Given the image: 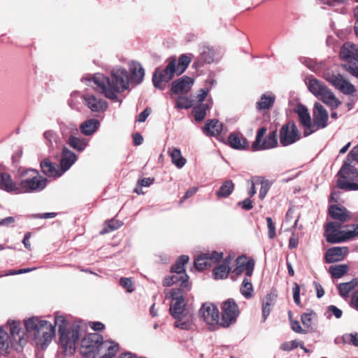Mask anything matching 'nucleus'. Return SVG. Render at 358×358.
I'll return each instance as SVG.
<instances>
[{
  "label": "nucleus",
  "mask_w": 358,
  "mask_h": 358,
  "mask_svg": "<svg viewBox=\"0 0 358 358\" xmlns=\"http://www.w3.org/2000/svg\"><path fill=\"white\" fill-rule=\"evenodd\" d=\"M276 299V295L273 293L268 294L262 303V317L263 321L265 322L269 315L271 307L274 305Z\"/></svg>",
  "instance_id": "38"
},
{
  "label": "nucleus",
  "mask_w": 358,
  "mask_h": 358,
  "mask_svg": "<svg viewBox=\"0 0 358 358\" xmlns=\"http://www.w3.org/2000/svg\"><path fill=\"white\" fill-rule=\"evenodd\" d=\"M119 351V345L115 341H102L98 348L96 358H113Z\"/></svg>",
  "instance_id": "21"
},
{
  "label": "nucleus",
  "mask_w": 358,
  "mask_h": 358,
  "mask_svg": "<svg viewBox=\"0 0 358 358\" xmlns=\"http://www.w3.org/2000/svg\"><path fill=\"white\" fill-rule=\"evenodd\" d=\"M275 96L272 93L264 94L262 95L259 101L257 103L258 110H266L271 108L274 103Z\"/></svg>",
  "instance_id": "39"
},
{
  "label": "nucleus",
  "mask_w": 358,
  "mask_h": 358,
  "mask_svg": "<svg viewBox=\"0 0 358 358\" xmlns=\"http://www.w3.org/2000/svg\"><path fill=\"white\" fill-rule=\"evenodd\" d=\"M358 280L356 278L352 279L351 281L344 283H340L338 285V289L340 295L342 297H346L349 294L357 287Z\"/></svg>",
  "instance_id": "44"
},
{
  "label": "nucleus",
  "mask_w": 358,
  "mask_h": 358,
  "mask_svg": "<svg viewBox=\"0 0 358 358\" xmlns=\"http://www.w3.org/2000/svg\"><path fill=\"white\" fill-rule=\"evenodd\" d=\"M43 138L50 151L58 148L61 145V139L58 134L54 130L45 131L43 133Z\"/></svg>",
  "instance_id": "32"
},
{
  "label": "nucleus",
  "mask_w": 358,
  "mask_h": 358,
  "mask_svg": "<svg viewBox=\"0 0 358 358\" xmlns=\"http://www.w3.org/2000/svg\"><path fill=\"white\" fill-rule=\"evenodd\" d=\"M199 317L211 330L217 329L220 327L219 310L216 306L210 302L202 304L199 310Z\"/></svg>",
  "instance_id": "9"
},
{
  "label": "nucleus",
  "mask_w": 358,
  "mask_h": 358,
  "mask_svg": "<svg viewBox=\"0 0 358 358\" xmlns=\"http://www.w3.org/2000/svg\"><path fill=\"white\" fill-rule=\"evenodd\" d=\"M102 340V336L97 333L88 334L81 341V354L86 357L96 358L98 348Z\"/></svg>",
  "instance_id": "12"
},
{
  "label": "nucleus",
  "mask_w": 358,
  "mask_h": 358,
  "mask_svg": "<svg viewBox=\"0 0 358 358\" xmlns=\"http://www.w3.org/2000/svg\"><path fill=\"white\" fill-rule=\"evenodd\" d=\"M344 231L341 230V224L338 222H331L325 227V236L327 241L331 243H338L345 241L343 238Z\"/></svg>",
  "instance_id": "18"
},
{
  "label": "nucleus",
  "mask_w": 358,
  "mask_h": 358,
  "mask_svg": "<svg viewBox=\"0 0 358 358\" xmlns=\"http://www.w3.org/2000/svg\"><path fill=\"white\" fill-rule=\"evenodd\" d=\"M120 285L127 289V292L131 293L134 291L133 283L131 278H121L120 279Z\"/></svg>",
  "instance_id": "55"
},
{
  "label": "nucleus",
  "mask_w": 358,
  "mask_h": 358,
  "mask_svg": "<svg viewBox=\"0 0 358 358\" xmlns=\"http://www.w3.org/2000/svg\"><path fill=\"white\" fill-rule=\"evenodd\" d=\"M348 253L347 247H334L329 249L325 253V261L327 263H333L343 259Z\"/></svg>",
  "instance_id": "28"
},
{
  "label": "nucleus",
  "mask_w": 358,
  "mask_h": 358,
  "mask_svg": "<svg viewBox=\"0 0 358 358\" xmlns=\"http://www.w3.org/2000/svg\"><path fill=\"white\" fill-rule=\"evenodd\" d=\"M230 146L236 150H243L248 147L246 139L240 134H231L228 138Z\"/></svg>",
  "instance_id": "36"
},
{
  "label": "nucleus",
  "mask_w": 358,
  "mask_h": 358,
  "mask_svg": "<svg viewBox=\"0 0 358 358\" xmlns=\"http://www.w3.org/2000/svg\"><path fill=\"white\" fill-rule=\"evenodd\" d=\"M169 153L171 157L172 163L178 169H181L186 164V159L182 156L181 152L178 148L169 149Z\"/></svg>",
  "instance_id": "42"
},
{
  "label": "nucleus",
  "mask_w": 358,
  "mask_h": 358,
  "mask_svg": "<svg viewBox=\"0 0 358 358\" xmlns=\"http://www.w3.org/2000/svg\"><path fill=\"white\" fill-rule=\"evenodd\" d=\"M192 113L196 121H202L206 116L207 111L210 109V106L208 103H201L198 105H194L192 106Z\"/></svg>",
  "instance_id": "43"
},
{
  "label": "nucleus",
  "mask_w": 358,
  "mask_h": 358,
  "mask_svg": "<svg viewBox=\"0 0 358 358\" xmlns=\"http://www.w3.org/2000/svg\"><path fill=\"white\" fill-rule=\"evenodd\" d=\"M294 110L299 116L300 124L303 129V135L308 136L313 134L312 121L308 109L304 106L299 104Z\"/></svg>",
  "instance_id": "19"
},
{
  "label": "nucleus",
  "mask_w": 358,
  "mask_h": 358,
  "mask_svg": "<svg viewBox=\"0 0 358 358\" xmlns=\"http://www.w3.org/2000/svg\"><path fill=\"white\" fill-rule=\"evenodd\" d=\"M249 277H245L240 287V292L246 299H250L254 296V288Z\"/></svg>",
  "instance_id": "40"
},
{
  "label": "nucleus",
  "mask_w": 358,
  "mask_h": 358,
  "mask_svg": "<svg viewBox=\"0 0 358 358\" xmlns=\"http://www.w3.org/2000/svg\"><path fill=\"white\" fill-rule=\"evenodd\" d=\"M166 297L171 298L174 301L170 305L169 308L170 314L173 317L191 310L186 308V302L180 289H173L169 293L166 294Z\"/></svg>",
  "instance_id": "14"
},
{
  "label": "nucleus",
  "mask_w": 358,
  "mask_h": 358,
  "mask_svg": "<svg viewBox=\"0 0 358 358\" xmlns=\"http://www.w3.org/2000/svg\"><path fill=\"white\" fill-rule=\"evenodd\" d=\"M173 318L175 320L174 327L182 330H191L194 325V316L192 310L185 312Z\"/></svg>",
  "instance_id": "23"
},
{
  "label": "nucleus",
  "mask_w": 358,
  "mask_h": 358,
  "mask_svg": "<svg viewBox=\"0 0 358 358\" xmlns=\"http://www.w3.org/2000/svg\"><path fill=\"white\" fill-rule=\"evenodd\" d=\"M128 68L131 74L130 82L135 85L141 83L145 76V71L141 63L136 61H130L128 63Z\"/></svg>",
  "instance_id": "25"
},
{
  "label": "nucleus",
  "mask_w": 358,
  "mask_h": 358,
  "mask_svg": "<svg viewBox=\"0 0 358 358\" xmlns=\"http://www.w3.org/2000/svg\"><path fill=\"white\" fill-rule=\"evenodd\" d=\"M348 271V266L346 264H339L329 267V273L332 278H340Z\"/></svg>",
  "instance_id": "48"
},
{
  "label": "nucleus",
  "mask_w": 358,
  "mask_h": 358,
  "mask_svg": "<svg viewBox=\"0 0 358 358\" xmlns=\"http://www.w3.org/2000/svg\"><path fill=\"white\" fill-rule=\"evenodd\" d=\"M329 115L327 110L318 102L314 104L313 122H312L313 133L327 126Z\"/></svg>",
  "instance_id": "17"
},
{
  "label": "nucleus",
  "mask_w": 358,
  "mask_h": 358,
  "mask_svg": "<svg viewBox=\"0 0 358 358\" xmlns=\"http://www.w3.org/2000/svg\"><path fill=\"white\" fill-rule=\"evenodd\" d=\"M266 132L265 127H262L258 129L255 141L253 142L252 147L253 150H264L275 148L278 144L276 132H271L263 141L262 137Z\"/></svg>",
  "instance_id": "13"
},
{
  "label": "nucleus",
  "mask_w": 358,
  "mask_h": 358,
  "mask_svg": "<svg viewBox=\"0 0 358 358\" xmlns=\"http://www.w3.org/2000/svg\"><path fill=\"white\" fill-rule=\"evenodd\" d=\"M267 227L268 229V237L272 239L275 236V227L271 217H266Z\"/></svg>",
  "instance_id": "58"
},
{
  "label": "nucleus",
  "mask_w": 358,
  "mask_h": 358,
  "mask_svg": "<svg viewBox=\"0 0 358 358\" xmlns=\"http://www.w3.org/2000/svg\"><path fill=\"white\" fill-rule=\"evenodd\" d=\"M324 79L342 93L351 95L356 92L355 87L337 72L329 70L324 73Z\"/></svg>",
  "instance_id": "10"
},
{
  "label": "nucleus",
  "mask_w": 358,
  "mask_h": 358,
  "mask_svg": "<svg viewBox=\"0 0 358 358\" xmlns=\"http://www.w3.org/2000/svg\"><path fill=\"white\" fill-rule=\"evenodd\" d=\"M340 57L341 59L350 63L358 60V45L350 42H347L343 45L340 50Z\"/></svg>",
  "instance_id": "24"
},
{
  "label": "nucleus",
  "mask_w": 358,
  "mask_h": 358,
  "mask_svg": "<svg viewBox=\"0 0 358 358\" xmlns=\"http://www.w3.org/2000/svg\"><path fill=\"white\" fill-rule=\"evenodd\" d=\"M55 324L59 327V344L62 348L64 349L66 354H73L80 336V326L73 324L70 329H68V322L62 315L55 317Z\"/></svg>",
  "instance_id": "5"
},
{
  "label": "nucleus",
  "mask_w": 358,
  "mask_h": 358,
  "mask_svg": "<svg viewBox=\"0 0 358 358\" xmlns=\"http://www.w3.org/2000/svg\"><path fill=\"white\" fill-rule=\"evenodd\" d=\"M342 314H343L342 310L335 306L331 305L327 308V317H330L332 315H334L336 318L338 319V318L341 317Z\"/></svg>",
  "instance_id": "54"
},
{
  "label": "nucleus",
  "mask_w": 358,
  "mask_h": 358,
  "mask_svg": "<svg viewBox=\"0 0 358 358\" xmlns=\"http://www.w3.org/2000/svg\"><path fill=\"white\" fill-rule=\"evenodd\" d=\"M20 183L16 186V194L41 192L47 186L48 180L32 169L22 170L20 173Z\"/></svg>",
  "instance_id": "6"
},
{
  "label": "nucleus",
  "mask_w": 358,
  "mask_h": 358,
  "mask_svg": "<svg viewBox=\"0 0 358 358\" xmlns=\"http://www.w3.org/2000/svg\"><path fill=\"white\" fill-rule=\"evenodd\" d=\"M15 222V218L14 217L10 216L6 218L0 220V226L5 227H13Z\"/></svg>",
  "instance_id": "61"
},
{
  "label": "nucleus",
  "mask_w": 358,
  "mask_h": 358,
  "mask_svg": "<svg viewBox=\"0 0 358 358\" xmlns=\"http://www.w3.org/2000/svg\"><path fill=\"white\" fill-rule=\"evenodd\" d=\"M329 213L332 218L345 222L350 220V213L344 207H339L336 205L331 206Z\"/></svg>",
  "instance_id": "31"
},
{
  "label": "nucleus",
  "mask_w": 358,
  "mask_h": 358,
  "mask_svg": "<svg viewBox=\"0 0 358 358\" xmlns=\"http://www.w3.org/2000/svg\"><path fill=\"white\" fill-rule=\"evenodd\" d=\"M7 327L10 337L7 331L0 327V352L6 353L10 348L17 351L22 350L28 342V338L22 329L20 322L9 320L7 322Z\"/></svg>",
  "instance_id": "4"
},
{
  "label": "nucleus",
  "mask_w": 358,
  "mask_h": 358,
  "mask_svg": "<svg viewBox=\"0 0 358 358\" xmlns=\"http://www.w3.org/2000/svg\"><path fill=\"white\" fill-rule=\"evenodd\" d=\"M68 143L74 150L79 152L83 151L88 144V140L85 138H78L74 136H71L69 138Z\"/></svg>",
  "instance_id": "41"
},
{
  "label": "nucleus",
  "mask_w": 358,
  "mask_h": 358,
  "mask_svg": "<svg viewBox=\"0 0 358 358\" xmlns=\"http://www.w3.org/2000/svg\"><path fill=\"white\" fill-rule=\"evenodd\" d=\"M194 105V99H189L185 96H179L176 101V107L179 109H187Z\"/></svg>",
  "instance_id": "49"
},
{
  "label": "nucleus",
  "mask_w": 358,
  "mask_h": 358,
  "mask_svg": "<svg viewBox=\"0 0 358 358\" xmlns=\"http://www.w3.org/2000/svg\"><path fill=\"white\" fill-rule=\"evenodd\" d=\"M122 223L120 221L116 220H110L106 222L104 228L100 231L101 234H105L117 229L122 226Z\"/></svg>",
  "instance_id": "50"
},
{
  "label": "nucleus",
  "mask_w": 358,
  "mask_h": 358,
  "mask_svg": "<svg viewBox=\"0 0 358 358\" xmlns=\"http://www.w3.org/2000/svg\"><path fill=\"white\" fill-rule=\"evenodd\" d=\"M189 261V257L187 255H181L178 259L174 265L171 266V271L178 275H180L182 284H185L187 279V275L185 271V264Z\"/></svg>",
  "instance_id": "30"
},
{
  "label": "nucleus",
  "mask_w": 358,
  "mask_h": 358,
  "mask_svg": "<svg viewBox=\"0 0 358 358\" xmlns=\"http://www.w3.org/2000/svg\"><path fill=\"white\" fill-rule=\"evenodd\" d=\"M206 84H209L210 87H206L201 89L196 95L192 96V99H194V105L196 103H200L206 99L210 88L215 84V81L213 79H210L207 81Z\"/></svg>",
  "instance_id": "45"
},
{
  "label": "nucleus",
  "mask_w": 358,
  "mask_h": 358,
  "mask_svg": "<svg viewBox=\"0 0 358 358\" xmlns=\"http://www.w3.org/2000/svg\"><path fill=\"white\" fill-rule=\"evenodd\" d=\"M41 168L42 172L49 178H57L64 174L62 168L51 162L48 159H45L41 162Z\"/></svg>",
  "instance_id": "27"
},
{
  "label": "nucleus",
  "mask_w": 358,
  "mask_h": 358,
  "mask_svg": "<svg viewBox=\"0 0 358 358\" xmlns=\"http://www.w3.org/2000/svg\"><path fill=\"white\" fill-rule=\"evenodd\" d=\"M337 186L346 191L358 190V183L352 182L358 178V170L345 161L338 173Z\"/></svg>",
  "instance_id": "8"
},
{
  "label": "nucleus",
  "mask_w": 358,
  "mask_h": 358,
  "mask_svg": "<svg viewBox=\"0 0 358 358\" xmlns=\"http://www.w3.org/2000/svg\"><path fill=\"white\" fill-rule=\"evenodd\" d=\"M55 213H38L34 214L32 215L34 218H39V219H50L53 218L56 216Z\"/></svg>",
  "instance_id": "62"
},
{
  "label": "nucleus",
  "mask_w": 358,
  "mask_h": 358,
  "mask_svg": "<svg viewBox=\"0 0 358 358\" xmlns=\"http://www.w3.org/2000/svg\"><path fill=\"white\" fill-rule=\"evenodd\" d=\"M240 314L238 305L232 299L225 301L222 306V317L220 320V327H228L236 322Z\"/></svg>",
  "instance_id": "11"
},
{
  "label": "nucleus",
  "mask_w": 358,
  "mask_h": 358,
  "mask_svg": "<svg viewBox=\"0 0 358 358\" xmlns=\"http://www.w3.org/2000/svg\"><path fill=\"white\" fill-rule=\"evenodd\" d=\"M222 130V124L218 120H208L206 122L203 131L207 136H218Z\"/></svg>",
  "instance_id": "35"
},
{
  "label": "nucleus",
  "mask_w": 358,
  "mask_h": 358,
  "mask_svg": "<svg viewBox=\"0 0 358 358\" xmlns=\"http://www.w3.org/2000/svg\"><path fill=\"white\" fill-rule=\"evenodd\" d=\"M348 162H358V145L354 147L348 153L347 157Z\"/></svg>",
  "instance_id": "59"
},
{
  "label": "nucleus",
  "mask_w": 358,
  "mask_h": 358,
  "mask_svg": "<svg viewBox=\"0 0 358 358\" xmlns=\"http://www.w3.org/2000/svg\"><path fill=\"white\" fill-rule=\"evenodd\" d=\"M238 204L241 206L242 208L246 210H250L253 207L252 201L250 199H245L243 201L239 202Z\"/></svg>",
  "instance_id": "64"
},
{
  "label": "nucleus",
  "mask_w": 358,
  "mask_h": 358,
  "mask_svg": "<svg viewBox=\"0 0 358 358\" xmlns=\"http://www.w3.org/2000/svg\"><path fill=\"white\" fill-rule=\"evenodd\" d=\"M17 183H15L10 174L0 172V189L9 193L15 194Z\"/></svg>",
  "instance_id": "34"
},
{
  "label": "nucleus",
  "mask_w": 358,
  "mask_h": 358,
  "mask_svg": "<svg viewBox=\"0 0 358 358\" xmlns=\"http://www.w3.org/2000/svg\"><path fill=\"white\" fill-rule=\"evenodd\" d=\"M231 259V257L225 258L222 264L217 265L213 270V275L215 279L222 280L228 277L231 271L230 264Z\"/></svg>",
  "instance_id": "29"
},
{
  "label": "nucleus",
  "mask_w": 358,
  "mask_h": 358,
  "mask_svg": "<svg viewBox=\"0 0 358 358\" xmlns=\"http://www.w3.org/2000/svg\"><path fill=\"white\" fill-rule=\"evenodd\" d=\"M307 85L313 95L331 108H336L341 105V102L322 81L316 78H310Z\"/></svg>",
  "instance_id": "7"
},
{
  "label": "nucleus",
  "mask_w": 358,
  "mask_h": 358,
  "mask_svg": "<svg viewBox=\"0 0 358 358\" xmlns=\"http://www.w3.org/2000/svg\"><path fill=\"white\" fill-rule=\"evenodd\" d=\"M193 84V78L187 76H182L172 83L171 91L175 94H185L191 90Z\"/></svg>",
  "instance_id": "26"
},
{
  "label": "nucleus",
  "mask_w": 358,
  "mask_h": 358,
  "mask_svg": "<svg viewBox=\"0 0 358 358\" xmlns=\"http://www.w3.org/2000/svg\"><path fill=\"white\" fill-rule=\"evenodd\" d=\"M223 257L222 252H208L199 255L194 260V266L199 271H203L211 266Z\"/></svg>",
  "instance_id": "16"
},
{
  "label": "nucleus",
  "mask_w": 358,
  "mask_h": 358,
  "mask_svg": "<svg viewBox=\"0 0 358 358\" xmlns=\"http://www.w3.org/2000/svg\"><path fill=\"white\" fill-rule=\"evenodd\" d=\"M234 189V185L230 180L224 181L219 190L216 192V195L219 198H226L229 196Z\"/></svg>",
  "instance_id": "46"
},
{
  "label": "nucleus",
  "mask_w": 358,
  "mask_h": 358,
  "mask_svg": "<svg viewBox=\"0 0 358 358\" xmlns=\"http://www.w3.org/2000/svg\"><path fill=\"white\" fill-rule=\"evenodd\" d=\"M315 313L313 311L305 313L301 315V320L302 324L307 327H310L312 324V320L315 316Z\"/></svg>",
  "instance_id": "53"
},
{
  "label": "nucleus",
  "mask_w": 358,
  "mask_h": 358,
  "mask_svg": "<svg viewBox=\"0 0 358 358\" xmlns=\"http://www.w3.org/2000/svg\"><path fill=\"white\" fill-rule=\"evenodd\" d=\"M342 341L343 343L352 344L354 346L358 347V334H345L342 336Z\"/></svg>",
  "instance_id": "52"
},
{
  "label": "nucleus",
  "mask_w": 358,
  "mask_h": 358,
  "mask_svg": "<svg viewBox=\"0 0 358 358\" xmlns=\"http://www.w3.org/2000/svg\"><path fill=\"white\" fill-rule=\"evenodd\" d=\"M83 99L84 104L93 112L104 111L108 108L107 101L96 95L86 94L83 96Z\"/></svg>",
  "instance_id": "20"
},
{
  "label": "nucleus",
  "mask_w": 358,
  "mask_h": 358,
  "mask_svg": "<svg viewBox=\"0 0 358 358\" xmlns=\"http://www.w3.org/2000/svg\"><path fill=\"white\" fill-rule=\"evenodd\" d=\"M25 336L31 338L34 344L43 349L52 341L55 328L50 322L32 317L24 320Z\"/></svg>",
  "instance_id": "2"
},
{
  "label": "nucleus",
  "mask_w": 358,
  "mask_h": 358,
  "mask_svg": "<svg viewBox=\"0 0 358 358\" xmlns=\"http://www.w3.org/2000/svg\"><path fill=\"white\" fill-rule=\"evenodd\" d=\"M292 291H293L294 301L296 305H299L300 304V288L297 283L294 284Z\"/></svg>",
  "instance_id": "60"
},
{
  "label": "nucleus",
  "mask_w": 358,
  "mask_h": 358,
  "mask_svg": "<svg viewBox=\"0 0 358 358\" xmlns=\"http://www.w3.org/2000/svg\"><path fill=\"white\" fill-rule=\"evenodd\" d=\"M150 113V110L149 108H145L143 112H141L137 117L136 121L139 122H143L145 121L147 117Z\"/></svg>",
  "instance_id": "63"
},
{
  "label": "nucleus",
  "mask_w": 358,
  "mask_h": 358,
  "mask_svg": "<svg viewBox=\"0 0 358 358\" xmlns=\"http://www.w3.org/2000/svg\"><path fill=\"white\" fill-rule=\"evenodd\" d=\"M82 81L90 86L94 83L97 92L112 101H118V94L129 90L131 83L127 71L120 66L113 68L109 77L96 73L83 77Z\"/></svg>",
  "instance_id": "1"
},
{
  "label": "nucleus",
  "mask_w": 358,
  "mask_h": 358,
  "mask_svg": "<svg viewBox=\"0 0 358 358\" xmlns=\"http://www.w3.org/2000/svg\"><path fill=\"white\" fill-rule=\"evenodd\" d=\"M193 58L192 54H183L180 55L176 66V59H169L168 64L163 70L157 69L152 76V83L154 86L159 90H164L166 84L173 77L175 72L178 74L182 73L189 66Z\"/></svg>",
  "instance_id": "3"
},
{
  "label": "nucleus",
  "mask_w": 358,
  "mask_h": 358,
  "mask_svg": "<svg viewBox=\"0 0 358 358\" xmlns=\"http://www.w3.org/2000/svg\"><path fill=\"white\" fill-rule=\"evenodd\" d=\"M236 266L234 269L233 273L236 275L245 273L246 277H251L255 267L253 260H248L246 257L240 256L236 260Z\"/></svg>",
  "instance_id": "22"
},
{
  "label": "nucleus",
  "mask_w": 358,
  "mask_h": 358,
  "mask_svg": "<svg viewBox=\"0 0 358 358\" xmlns=\"http://www.w3.org/2000/svg\"><path fill=\"white\" fill-rule=\"evenodd\" d=\"M344 231L343 238L345 241L358 236V224H352L348 227Z\"/></svg>",
  "instance_id": "51"
},
{
  "label": "nucleus",
  "mask_w": 358,
  "mask_h": 358,
  "mask_svg": "<svg viewBox=\"0 0 358 358\" xmlns=\"http://www.w3.org/2000/svg\"><path fill=\"white\" fill-rule=\"evenodd\" d=\"M345 67L349 73L358 78V60L354 61L352 63L348 64Z\"/></svg>",
  "instance_id": "57"
},
{
  "label": "nucleus",
  "mask_w": 358,
  "mask_h": 358,
  "mask_svg": "<svg viewBox=\"0 0 358 358\" xmlns=\"http://www.w3.org/2000/svg\"><path fill=\"white\" fill-rule=\"evenodd\" d=\"M100 123L96 119H90L83 122L80 129L83 134L85 136L92 135L99 127Z\"/></svg>",
  "instance_id": "37"
},
{
  "label": "nucleus",
  "mask_w": 358,
  "mask_h": 358,
  "mask_svg": "<svg viewBox=\"0 0 358 358\" xmlns=\"http://www.w3.org/2000/svg\"><path fill=\"white\" fill-rule=\"evenodd\" d=\"M215 56V50L208 46H203L201 49L200 58L206 63H211L214 61Z\"/></svg>",
  "instance_id": "47"
},
{
  "label": "nucleus",
  "mask_w": 358,
  "mask_h": 358,
  "mask_svg": "<svg viewBox=\"0 0 358 358\" xmlns=\"http://www.w3.org/2000/svg\"><path fill=\"white\" fill-rule=\"evenodd\" d=\"M299 341L293 340L290 342H284L280 345V349L283 351H290L299 346Z\"/></svg>",
  "instance_id": "56"
},
{
  "label": "nucleus",
  "mask_w": 358,
  "mask_h": 358,
  "mask_svg": "<svg viewBox=\"0 0 358 358\" xmlns=\"http://www.w3.org/2000/svg\"><path fill=\"white\" fill-rule=\"evenodd\" d=\"M77 160V156L74 152L71 151L66 148L62 150V159L60 162V166L62 171L66 172Z\"/></svg>",
  "instance_id": "33"
},
{
  "label": "nucleus",
  "mask_w": 358,
  "mask_h": 358,
  "mask_svg": "<svg viewBox=\"0 0 358 358\" xmlns=\"http://www.w3.org/2000/svg\"><path fill=\"white\" fill-rule=\"evenodd\" d=\"M300 139V134L295 123L290 122L283 125L280 131V143L289 145Z\"/></svg>",
  "instance_id": "15"
}]
</instances>
